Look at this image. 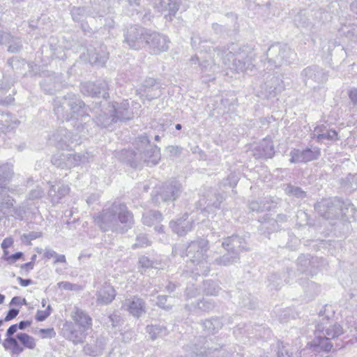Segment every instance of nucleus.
I'll return each mask as SVG.
<instances>
[{
    "instance_id": "6ab92c4d",
    "label": "nucleus",
    "mask_w": 357,
    "mask_h": 357,
    "mask_svg": "<svg viewBox=\"0 0 357 357\" xmlns=\"http://www.w3.org/2000/svg\"><path fill=\"white\" fill-rule=\"evenodd\" d=\"M70 188L68 185L61 182H56L51 185L47 195L50 202L53 204H57L61 202L64 198L70 192Z\"/></svg>"
},
{
    "instance_id": "2f4dec72",
    "label": "nucleus",
    "mask_w": 357,
    "mask_h": 357,
    "mask_svg": "<svg viewBox=\"0 0 357 357\" xmlns=\"http://www.w3.org/2000/svg\"><path fill=\"white\" fill-rule=\"evenodd\" d=\"M202 326L206 333L215 334L222 328L223 323L220 318L214 317L203 320Z\"/></svg>"
},
{
    "instance_id": "20e7f679",
    "label": "nucleus",
    "mask_w": 357,
    "mask_h": 357,
    "mask_svg": "<svg viewBox=\"0 0 357 357\" xmlns=\"http://www.w3.org/2000/svg\"><path fill=\"white\" fill-rule=\"evenodd\" d=\"M317 213L328 220H339L349 221L354 219L356 211L349 200L344 201L338 197L322 199L314 206Z\"/></svg>"
},
{
    "instance_id": "9b49d317",
    "label": "nucleus",
    "mask_w": 357,
    "mask_h": 357,
    "mask_svg": "<svg viewBox=\"0 0 357 357\" xmlns=\"http://www.w3.org/2000/svg\"><path fill=\"white\" fill-rule=\"evenodd\" d=\"M148 30L141 26H132L125 34V40L130 48L139 50L144 47L147 40Z\"/></svg>"
},
{
    "instance_id": "f704fd0d",
    "label": "nucleus",
    "mask_w": 357,
    "mask_h": 357,
    "mask_svg": "<svg viewBox=\"0 0 357 357\" xmlns=\"http://www.w3.org/2000/svg\"><path fill=\"white\" fill-rule=\"evenodd\" d=\"M95 113H96L95 118L93 119L91 121L90 120V125L95 123L97 126L100 127V128H108L114 123H109L107 125L106 124L105 125V123H104L108 117L114 116V114H112V113L109 112V109L108 110V112L100 109V112L96 111Z\"/></svg>"
},
{
    "instance_id": "603ef678",
    "label": "nucleus",
    "mask_w": 357,
    "mask_h": 357,
    "mask_svg": "<svg viewBox=\"0 0 357 357\" xmlns=\"http://www.w3.org/2000/svg\"><path fill=\"white\" fill-rule=\"evenodd\" d=\"M151 245V241L145 234H139L136 237V242L132 245L133 248L147 247Z\"/></svg>"
},
{
    "instance_id": "a18cd8bd",
    "label": "nucleus",
    "mask_w": 357,
    "mask_h": 357,
    "mask_svg": "<svg viewBox=\"0 0 357 357\" xmlns=\"http://www.w3.org/2000/svg\"><path fill=\"white\" fill-rule=\"evenodd\" d=\"M82 87L86 89H108L109 85L105 79L96 80L95 82H86L82 85Z\"/></svg>"
},
{
    "instance_id": "7c9ffc66",
    "label": "nucleus",
    "mask_w": 357,
    "mask_h": 357,
    "mask_svg": "<svg viewBox=\"0 0 357 357\" xmlns=\"http://www.w3.org/2000/svg\"><path fill=\"white\" fill-rule=\"evenodd\" d=\"M91 155L88 152L67 153V169H71L86 162H89Z\"/></svg>"
},
{
    "instance_id": "2eb2a0df",
    "label": "nucleus",
    "mask_w": 357,
    "mask_h": 357,
    "mask_svg": "<svg viewBox=\"0 0 357 357\" xmlns=\"http://www.w3.org/2000/svg\"><path fill=\"white\" fill-rule=\"evenodd\" d=\"M297 263L301 272L313 275L324 265V260L317 257L310 258L308 255H302L298 258Z\"/></svg>"
},
{
    "instance_id": "1a4fd4ad",
    "label": "nucleus",
    "mask_w": 357,
    "mask_h": 357,
    "mask_svg": "<svg viewBox=\"0 0 357 357\" xmlns=\"http://www.w3.org/2000/svg\"><path fill=\"white\" fill-rule=\"evenodd\" d=\"M75 133L71 134L66 128H60L56 130L50 139L54 143V144L62 149L69 148L73 144H77V142L83 137L86 136H81L77 134V131L74 129Z\"/></svg>"
},
{
    "instance_id": "8fccbe9b",
    "label": "nucleus",
    "mask_w": 357,
    "mask_h": 357,
    "mask_svg": "<svg viewBox=\"0 0 357 357\" xmlns=\"http://www.w3.org/2000/svg\"><path fill=\"white\" fill-rule=\"evenodd\" d=\"M305 291L310 297H314L320 292V287L314 282H307L306 286L304 287Z\"/></svg>"
},
{
    "instance_id": "423d86ee",
    "label": "nucleus",
    "mask_w": 357,
    "mask_h": 357,
    "mask_svg": "<svg viewBox=\"0 0 357 357\" xmlns=\"http://www.w3.org/2000/svg\"><path fill=\"white\" fill-rule=\"evenodd\" d=\"M208 241L204 238H199L189 243L186 248V257L190 264L195 266L191 273L195 275H207L210 271L209 264L206 258L208 249Z\"/></svg>"
},
{
    "instance_id": "c756f323",
    "label": "nucleus",
    "mask_w": 357,
    "mask_h": 357,
    "mask_svg": "<svg viewBox=\"0 0 357 357\" xmlns=\"http://www.w3.org/2000/svg\"><path fill=\"white\" fill-rule=\"evenodd\" d=\"M184 349L188 352L186 354L187 357H195V356H207L211 354L212 350H217V347H211L208 344L207 345L199 346V344H195L193 347L187 345L184 347Z\"/></svg>"
},
{
    "instance_id": "dca6fc26",
    "label": "nucleus",
    "mask_w": 357,
    "mask_h": 357,
    "mask_svg": "<svg viewBox=\"0 0 357 357\" xmlns=\"http://www.w3.org/2000/svg\"><path fill=\"white\" fill-rule=\"evenodd\" d=\"M291 163L307 162L314 160H317L321 155L320 149L314 147L312 149H305L300 150L294 149L289 153Z\"/></svg>"
},
{
    "instance_id": "c03bdc74",
    "label": "nucleus",
    "mask_w": 357,
    "mask_h": 357,
    "mask_svg": "<svg viewBox=\"0 0 357 357\" xmlns=\"http://www.w3.org/2000/svg\"><path fill=\"white\" fill-rule=\"evenodd\" d=\"M221 290L218 284L212 280L204 282V291L208 296H216Z\"/></svg>"
},
{
    "instance_id": "a211bd4d",
    "label": "nucleus",
    "mask_w": 357,
    "mask_h": 357,
    "mask_svg": "<svg viewBox=\"0 0 357 357\" xmlns=\"http://www.w3.org/2000/svg\"><path fill=\"white\" fill-rule=\"evenodd\" d=\"M302 75L306 78V86L312 87L313 89H315L316 86H312V82L319 84L323 83L327 79V75L323 69L316 66L306 68L303 70Z\"/></svg>"
},
{
    "instance_id": "473e14b6",
    "label": "nucleus",
    "mask_w": 357,
    "mask_h": 357,
    "mask_svg": "<svg viewBox=\"0 0 357 357\" xmlns=\"http://www.w3.org/2000/svg\"><path fill=\"white\" fill-rule=\"evenodd\" d=\"M273 202L270 198H264L259 201H252L249 203V208L252 211L262 212L270 211L273 207Z\"/></svg>"
},
{
    "instance_id": "69168bd1",
    "label": "nucleus",
    "mask_w": 357,
    "mask_h": 357,
    "mask_svg": "<svg viewBox=\"0 0 357 357\" xmlns=\"http://www.w3.org/2000/svg\"><path fill=\"white\" fill-rule=\"evenodd\" d=\"M23 256V253L22 252H16L13 255H11L6 258V259L8 261V263L12 264L16 261L17 260L22 258Z\"/></svg>"
},
{
    "instance_id": "3c124183",
    "label": "nucleus",
    "mask_w": 357,
    "mask_h": 357,
    "mask_svg": "<svg viewBox=\"0 0 357 357\" xmlns=\"http://www.w3.org/2000/svg\"><path fill=\"white\" fill-rule=\"evenodd\" d=\"M86 15V9L84 7H73L71 10V15L74 21L79 22Z\"/></svg>"
},
{
    "instance_id": "c9c22d12",
    "label": "nucleus",
    "mask_w": 357,
    "mask_h": 357,
    "mask_svg": "<svg viewBox=\"0 0 357 357\" xmlns=\"http://www.w3.org/2000/svg\"><path fill=\"white\" fill-rule=\"evenodd\" d=\"M13 174V167L10 165L0 166V188H6L7 183L11 179Z\"/></svg>"
},
{
    "instance_id": "412c9836",
    "label": "nucleus",
    "mask_w": 357,
    "mask_h": 357,
    "mask_svg": "<svg viewBox=\"0 0 357 357\" xmlns=\"http://www.w3.org/2000/svg\"><path fill=\"white\" fill-rule=\"evenodd\" d=\"M311 138L316 139L319 143H322L324 141H336L339 139L337 131L333 129H328L324 125L315 127L314 131L311 133Z\"/></svg>"
},
{
    "instance_id": "bb28decb",
    "label": "nucleus",
    "mask_w": 357,
    "mask_h": 357,
    "mask_svg": "<svg viewBox=\"0 0 357 357\" xmlns=\"http://www.w3.org/2000/svg\"><path fill=\"white\" fill-rule=\"evenodd\" d=\"M153 7L158 12L169 11V15H174L178 10V0H152Z\"/></svg>"
},
{
    "instance_id": "5701e85b",
    "label": "nucleus",
    "mask_w": 357,
    "mask_h": 357,
    "mask_svg": "<svg viewBox=\"0 0 357 357\" xmlns=\"http://www.w3.org/2000/svg\"><path fill=\"white\" fill-rule=\"evenodd\" d=\"M222 246L227 251L237 252L239 255L240 251L245 250L246 242L243 238L237 235H232L224 240Z\"/></svg>"
},
{
    "instance_id": "e2e57ef3",
    "label": "nucleus",
    "mask_w": 357,
    "mask_h": 357,
    "mask_svg": "<svg viewBox=\"0 0 357 357\" xmlns=\"http://www.w3.org/2000/svg\"><path fill=\"white\" fill-rule=\"evenodd\" d=\"M139 264L142 268L152 267L153 262L146 257L142 256L139 259Z\"/></svg>"
},
{
    "instance_id": "9d476101",
    "label": "nucleus",
    "mask_w": 357,
    "mask_h": 357,
    "mask_svg": "<svg viewBox=\"0 0 357 357\" xmlns=\"http://www.w3.org/2000/svg\"><path fill=\"white\" fill-rule=\"evenodd\" d=\"M319 317H322V318L316 326L317 334L321 335L324 338L334 339L343 333L342 326L337 323L333 324L328 317H324L321 311L319 313Z\"/></svg>"
},
{
    "instance_id": "338daca9",
    "label": "nucleus",
    "mask_w": 357,
    "mask_h": 357,
    "mask_svg": "<svg viewBox=\"0 0 357 357\" xmlns=\"http://www.w3.org/2000/svg\"><path fill=\"white\" fill-rule=\"evenodd\" d=\"M48 317L49 315L47 311L38 310L36 314V319L38 321H43L45 320Z\"/></svg>"
},
{
    "instance_id": "ea45409f",
    "label": "nucleus",
    "mask_w": 357,
    "mask_h": 357,
    "mask_svg": "<svg viewBox=\"0 0 357 357\" xmlns=\"http://www.w3.org/2000/svg\"><path fill=\"white\" fill-rule=\"evenodd\" d=\"M239 259L237 252L227 251L226 254L215 259V263L220 266H229Z\"/></svg>"
},
{
    "instance_id": "f03ea898",
    "label": "nucleus",
    "mask_w": 357,
    "mask_h": 357,
    "mask_svg": "<svg viewBox=\"0 0 357 357\" xmlns=\"http://www.w3.org/2000/svg\"><path fill=\"white\" fill-rule=\"evenodd\" d=\"M93 220L104 232L112 231L123 234L134 225L132 213L124 203L118 201L105 206L100 212L94 214Z\"/></svg>"
},
{
    "instance_id": "37998d69",
    "label": "nucleus",
    "mask_w": 357,
    "mask_h": 357,
    "mask_svg": "<svg viewBox=\"0 0 357 357\" xmlns=\"http://www.w3.org/2000/svg\"><path fill=\"white\" fill-rule=\"evenodd\" d=\"M214 303L211 299H203L197 303L196 305H186L185 308H188V310L192 311V308H198L203 311H210L214 308Z\"/></svg>"
},
{
    "instance_id": "393cba45",
    "label": "nucleus",
    "mask_w": 357,
    "mask_h": 357,
    "mask_svg": "<svg viewBox=\"0 0 357 357\" xmlns=\"http://www.w3.org/2000/svg\"><path fill=\"white\" fill-rule=\"evenodd\" d=\"M169 225L174 233L179 236H183L192 230V220L189 219L188 215L185 214L176 221H171Z\"/></svg>"
},
{
    "instance_id": "4d7b16f0",
    "label": "nucleus",
    "mask_w": 357,
    "mask_h": 357,
    "mask_svg": "<svg viewBox=\"0 0 357 357\" xmlns=\"http://www.w3.org/2000/svg\"><path fill=\"white\" fill-rule=\"evenodd\" d=\"M238 181V178L236 175L231 174L228 176L226 181L223 183L224 186L228 185L230 188H234Z\"/></svg>"
},
{
    "instance_id": "4c0bfd02",
    "label": "nucleus",
    "mask_w": 357,
    "mask_h": 357,
    "mask_svg": "<svg viewBox=\"0 0 357 357\" xmlns=\"http://www.w3.org/2000/svg\"><path fill=\"white\" fill-rule=\"evenodd\" d=\"M338 31L348 39L357 42V25L354 24H343L338 29Z\"/></svg>"
},
{
    "instance_id": "7ed1b4c3",
    "label": "nucleus",
    "mask_w": 357,
    "mask_h": 357,
    "mask_svg": "<svg viewBox=\"0 0 357 357\" xmlns=\"http://www.w3.org/2000/svg\"><path fill=\"white\" fill-rule=\"evenodd\" d=\"M234 44L231 45V50L229 48H213V61L209 62L208 61H203L200 66L205 72H207V68L209 67L210 70L215 72L219 68L216 65V62L222 61V67L229 68L236 72H247L252 70L253 67L252 63V58L250 56H245L241 53H234L233 51L235 50Z\"/></svg>"
},
{
    "instance_id": "4be33fe9",
    "label": "nucleus",
    "mask_w": 357,
    "mask_h": 357,
    "mask_svg": "<svg viewBox=\"0 0 357 357\" xmlns=\"http://www.w3.org/2000/svg\"><path fill=\"white\" fill-rule=\"evenodd\" d=\"M98 305H105L111 303L115 298L116 291L111 285L105 283L96 292Z\"/></svg>"
},
{
    "instance_id": "b1692460",
    "label": "nucleus",
    "mask_w": 357,
    "mask_h": 357,
    "mask_svg": "<svg viewBox=\"0 0 357 357\" xmlns=\"http://www.w3.org/2000/svg\"><path fill=\"white\" fill-rule=\"evenodd\" d=\"M71 317L75 324L84 331H86L91 328L92 319L82 309L75 307L72 312Z\"/></svg>"
},
{
    "instance_id": "6e6d98bb",
    "label": "nucleus",
    "mask_w": 357,
    "mask_h": 357,
    "mask_svg": "<svg viewBox=\"0 0 357 357\" xmlns=\"http://www.w3.org/2000/svg\"><path fill=\"white\" fill-rule=\"evenodd\" d=\"M319 340V344L324 351H329L333 347V344L328 341L330 339L324 338L321 335H317Z\"/></svg>"
},
{
    "instance_id": "c85d7f7f",
    "label": "nucleus",
    "mask_w": 357,
    "mask_h": 357,
    "mask_svg": "<svg viewBox=\"0 0 357 357\" xmlns=\"http://www.w3.org/2000/svg\"><path fill=\"white\" fill-rule=\"evenodd\" d=\"M87 56L91 64L103 66L109 58V54L102 50L97 52L93 49H88Z\"/></svg>"
},
{
    "instance_id": "4468645a",
    "label": "nucleus",
    "mask_w": 357,
    "mask_h": 357,
    "mask_svg": "<svg viewBox=\"0 0 357 357\" xmlns=\"http://www.w3.org/2000/svg\"><path fill=\"white\" fill-rule=\"evenodd\" d=\"M109 107V112L114 114L113 117H108L105 125L109 123H116L121 121H126L132 118V114L128 110L129 102L128 100H125L121 103L114 102L112 106Z\"/></svg>"
},
{
    "instance_id": "680f3d73",
    "label": "nucleus",
    "mask_w": 357,
    "mask_h": 357,
    "mask_svg": "<svg viewBox=\"0 0 357 357\" xmlns=\"http://www.w3.org/2000/svg\"><path fill=\"white\" fill-rule=\"evenodd\" d=\"M20 310L15 308H10L5 317L4 321H8L15 319L19 314Z\"/></svg>"
},
{
    "instance_id": "de8ad7c7",
    "label": "nucleus",
    "mask_w": 357,
    "mask_h": 357,
    "mask_svg": "<svg viewBox=\"0 0 357 357\" xmlns=\"http://www.w3.org/2000/svg\"><path fill=\"white\" fill-rule=\"evenodd\" d=\"M54 165L61 169H67V153L54 155L52 158Z\"/></svg>"
},
{
    "instance_id": "864d4df0",
    "label": "nucleus",
    "mask_w": 357,
    "mask_h": 357,
    "mask_svg": "<svg viewBox=\"0 0 357 357\" xmlns=\"http://www.w3.org/2000/svg\"><path fill=\"white\" fill-rule=\"evenodd\" d=\"M101 350L102 349L100 347L90 344H87L84 347V354L91 356H98L100 353Z\"/></svg>"
},
{
    "instance_id": "ddd939ff",
    "label": "nucleus",
    "mask_w": 357,
    "mask_h": 357,
    "mask_svg": "<svg viewBox=\"0 0 357 357\" xmlns=\"http://www.w3.org/2000/svg\"><path fill=\"white\" fill-rule=\"evenodd\" d=\"M146 34L148 35L145 45L149 46L154 54L168 50L169 40L167 36L151 30H148Z\"/></svg>"
},
{
    "instance_id": "f3484780",
    "label": "nucleus",
    "mask_w": 357,
    "mask_h": 357,
    "mask_svg": "<svg viewBox=\"0 0 357 357\" xmlns=\"http://www.w3.org/2000/svg\"><path fill=\"white\" fill-rule=\"evenodd\" d=\"M121 308L128 311L133 317L138 318L146 312V303L142 298L133 296L126 299Z\"/></svg>"
},
{
    "instance_id": "6e6552de",
    "label": "nucleus",
    "mask_w": 357,
    "mask_h": 357,
    "mask_svg": "<svg viewBox=\"0 0 357 357\" xmlns=\"http://www.w3.org/2000/svg\"><path fill=\"white\" fill-rule=\"evenodd\" d=\"M181 192V184L176 181H172L165 183L160 191L153 195V201L157 204H160L162 202L174 201L180 196Z\"/></svg>"
},
{
    "instance_id": "aec40b11",
    "label": "nucleus",
    "mask_w": 357,
    "mask_h": 357,
    "mask_svg": "<svg viewBox=\"0 0 357 357\" xmlns=\"http://www.w3.org/2000/svg\"><path fill=\"white\" fill-rule=\"evenodd\" d=\"M225 199L224 195L215 190H210L200 202H204L205 205L204 210L207 212H214L216 209L220 208L221 204Z\"/></svg>"
},
{
    "instance_id": "cd10ccee",
    "label": "nucleus",
    "mask_w": 357,
    "mask_h": 357,
    "mask_svg": "<svg viewBox=\"0 0 357 357\" xmlns=\"http://www.w3.org/2000/svg\"><path fill=\"white\" fill-rule=\"evenodd\" d=\"M0 43L7 45L8 51L11 53L18 52L22 48L21 40L5 31L0 32Z\"/></svg>"
},
{
    "instance_id": "e433bc0d",
    "label": "nucleus",
    "mask_w": 357,
    "mask_h": 357,
    "mask_svg": "<svg viewBox=\"0 0 357 357\" xmlns=\"http://www.w3.org/2000/svg\"><path fill=\"white\" fill-rule=\"evenodd\" d=\"M162 220V214L159 211H149L143 214L142 222L144 225L151 227L158 223Z\"/></svg>"
},
{
    "instance_id": "bf43d9fd",
    "label": "nucleus",
    "mask_w": 357,
    "mask_h": 357,
    "mask_svg": "<svg viewBox=\"0 0 357 357\" xmlns=\"http://www.w3.org/2000/svg\"><path fill=\"white\" fill-rule=\"evenodd\" d=\"M17 339L12 336H6V338L3 342V346L5 349H10L12 347L17 343Z\"/></svg>"
},
{
    "instance_id": "052dcab7",
    "label": "nucleus",
    "mask_w": 357,
    "mask_h": 357,
    "mask_svg": "<svg viewBox=\"0 0 357 357\" xmlns=\"http://www.w3.org/2000/svg\"><path fill=\"white\" fill-rule=\"evenodd\" d=\"M44 195V191L40 187H36L29 192V199H35L41 197Z\"/></svg>"
},
{
    "instance_id": "0e129e2a",
    "label": "nucleus",
    "mask_w": 357,
    "mask_h": 357,
    "mask_svg": "<svg viewBox=\"0 0 357 357\" xmlns=\"http://www.w3.org/2000/svg\"><path fill=\"white\" fill-rule=\"evenodd\" d=\"M109 321L111 323L112 327H116L118 326L121 321V317L119 315L116 314H110L108 317Z\"/></svg>"
},
{
    "instance_id": "5fc2aeb1",
    "label": "nucleus",
    "mask_w": 357,
    "mask_h": 357,
    "mask_svg": "<svg viewBox=\"0 0 357 357\" xmlns=\"http://www.w3.org/2000/svg\"><path fill=\"white\" fill-rule=\"evenodd\" d=\"M142 86L145 89L153 87L155 89L162 88V84L153 77L146 78L142 83Z\"/></svg>"
},
{
    "instance_id": "58836bf2",
    "label": "nucleus",
    "mask_w": 357,
    "mask_h": 357,
    "mask_svg": "<svg viewBox=\"0 0 357 357\" xmlns=\"http://www.w3.org/2000/svg\"><path fill=\"white\" fill-rule=\"evenodd\" d=\"M146 332L152 340L166 336L168 333L167 328L162 325H151L146 326Z\"/></svg>"
},
{
    "instance_id": "39448f33",
    "label": "nucleus",
    "mask_w": 357,
    "mask_h": 357,
    "mask_svg": "<svg viewBox=\"0 0 357 357\" xmlns=\"http://www.w3.org/2000/svg\"><path fill=\"white\" fill-rule=\"evenodd\" d=\"M135 151H127L131 159H128L130 166L137 167L144 163L148 166L155 165L160 160V150L157 146L152 145L148 136L144 134L139 136L135 143Z\"/></svg>"
},
{
    "instance_id": "13d9d810",
    "label": "nucleus",
    "mask_w": 357,
    "mask_h": 357,
    "mask_svg": "<svg viewBox=\"0 0 357 357\" xmlns=\"http://www.w3.org/2000/svg\"><path fill=\"white\" fill-rule=\"evenodd\" d=\"M167 301V296H160L158 297L157 305L166 310H169L172 308V305L167 304L166 305Z\"/></svg>"
},
{
    "instance_id": "79ce46f5",
    "label": "nucleus",
    "mask_w": 357,
    "mask_h": 357,
    "mask_svg": "<svg viewBox=\"0 0 357 357\" xmlns=\"http://www.w3.org/2000/svg\"><path fill=\"white\" fill-rule=\"evenodd\" d=\"M16 337L25 348L33 349L36 347L35 339L28 334L20 333L17 334Z\"/></svg>"
},
{
    "instance_id": "09e8293b",
    "label": "nucleus",
    "mask_w": 357,
    "mask_h": 357,
    "mask_svg": "<svg viewBox=\"0 0 357 357\" xmlns=\"http://www.w3.org/2000/svg\"><path fill=\"white\" fill-rule=\"evenodd\" d=\"M285 192L289 195H293L298 198H303L306 196L305 192L301 188L289 184L284 188Z\"/></svg>"
},
{
    "instance_id": "0eeeda50",
    "label": "nucleus",
    "mask_w": 357,
    "mask_h": 357,
    "mask_svg": "<svg viewBox=\"0 0 357 357\" xmlns=\"http://www.w3.org/2000/svg\"><path fill=\"white\" fill-rule=\"evenodd\" d=\"M331 15L322 9L307 12L301 11L294 17V23L298 27L309 30L317 29L325 22L329 21Z\"/></svg>"
},
{
    "instance_id": "72a5a7b5",
    "label": "nucleus",
    "mask_w": 357,
    "mask_h": 357,
    "mask_svg": "<svg viewBox=\"0 0 357 357\" xmlns=\"http://www.w3.org/2000/svg\"><path fill=\"white\" fill-rule=\"evenodd\" d=\"M84 332L85 331L82 329L78 331L73 327L68 326V328L63 331V335L68 340L77 344L83 342L85 337Z\"/></svg>"
},
{
    "instance_id": "a878e982",
    "label": "nucleus",
    "mask_w": 357,
    "mask_h": 357,
    "mask_svg": "<svg viewBox=\"0 0 357 357\" xmlns=\"http://www.w3.org/2000/svg\"><path fill=\"white\" fill-rule=\"evenodd\" d=\"M254 155L258 158H271L275 153L273 142L264 139L253 150Z\"/></svg>"
},
{
    "instance_id": "49530a36",
    "label": "nucleus",
    "mask_w": 357,
    "mask_h": 357,
    "mask_svg": "<svg viewBox=\"0 0 357 357\" xmlns=\"http://www.w3.org/2000/svg\"><path fill=\"white\" fill-rule=\"evenodd\" d=\"M20 123V121L17 119H13L10 118V119L5 120V122L3 123V121H0V132H8L14 128H15Z\"/></svg>"
},
{
    "instance_id": "a19ab883",
    "label": "nucleus",
    "mask_w": 357,
    "mask_h": 357,
    "mask_svg": "<svg viewBox=\"0 0 357 357\" xmlns=\"http://www.w3.org/2000/svg\"><path fill=\"white\" fill-rule=\"evenodd\" d=\"M341 185L348 190L352 191L357 189V173L349 174L345 178L341 179Z\"/></svg>"
},
{
    "instance_id": "f8f14e48",
    "label": "nucleus",
    "mask_w": 357,
    "mask_h": 357,
    "mask_svg": "<svg viewBox=\"0 0 357 357\" xmlns=\"http://www.w3.org/2000/svg\"><path fill=\"white\" fill-rule=\"evenodd\" d=\"M267 55L271 56L269 61H273L275 63L282 65V63H290V59L295 55V53L287 45H280L275 44L271 45Z\"/></svg>"
},
{
    "instance_id": "f257e3e1",
    "label": "nucleus",
    "mask_w": 357,
    "mask_h": 357,
    "mask_svg": "<svg viewBox=\"0 0 357 357\" xmlns=\"http://www.w3.org/2000/svg\"><path fill=\"white\" fill-rule=\"evenodd\" d=\"M54 112L57 118L70 123L81 136L92 134L89 129L90 108L71 93L56 97L53 102Z\"/></svg>"
},
{
    "instance_id": "774afa93",
    "label": "nucleus",
    "mask_w": 357,
    "mask_h": 357,
    "mask_svg": "<svg viewBox=\"0 0 357 357\" xmlns=\"http://www.w3.org/2000/svg\"><path fill=\"white\" fill-rule=\"evenodd\" d=\"M57 285L59 289L65 290H73L75 286L69 282H60L57 284Z\"/></svg>"
}]
</instances>
